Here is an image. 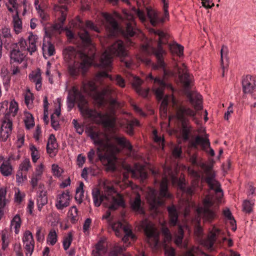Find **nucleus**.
Instances as JSON below:
<instances>
[{
    "mask_svg": "<svg viewBox=\"0 0 256 256\" xmlns=\"http://www.w3.org/2000/svg\"><path fill=\"white\" fill-rule=\"evenodd\" d=\"M154 32L155 34H158L159 36L157 48H162V45L166 44L168 42V40L166 38V34H164L163 32L159 30L154 31Z\"/></svg>",
    "mask_w": 256,
    "mask_h": 256,
    "instance_id": "nucleus-40",
    "label": "nucleus"
},
{
    "mask_svg": "<svg viewBox=\"0 0 256 256\" xmlns=\"http://www.w3.org/2000/svg\"><path fill=\"white\" fill-rule=\"evenodd\" d=\"M82 88L84 92L90 94L92 92H94L96 90V86L94 82L89 81L86 82H84Z\"/></svg>",
    "mask_w": 256,
    "mask_h": 256,
    "instance_id": "nucleus-38",
    "label": "nucleus"
},
{
    "mask_svg": "<svg viewBox=\"0 0 256 256\" xmlns=\"http://www.w3.org/2000/svg\"><path fill=\"white\" fill-rule=\"evenodd\" d=\"M171 48L176 52L179 56L183 55L184 47L180 44H176L171 46Z\"/></svg>",
    "mask_w": 256,
    "mask_h": 256,
    "instance_id": "nucleus-59",
    "label": "nucleus"
},
{
    "mask_svg": "<svg viewBox=\"0 0 256 256\" xmlns=\"http://www.w3.org/2000/svg\"><path fill=\"white\" fill-rule=\"evenodd\" d=\"M27 44L26 40L22 38H20L18 43H14L12 44V46L15 47L16 48H18L20 50L27 51L26 48Z\"/></svg>",
    "mask_w": 256,
    "mask_h": 256,
    "instance_id": "nucleus-47",
    "label": "nucleus"
},
{
    "mask_svg": "<svg viewBox=\"0 0 256 256\" xmlns=\"http://www.w3.org/2000/svg\"><path fill=\"white\" fill-rule=\"evenodd\" d=\"M84 183L82 182H80L79 186L76 190L75 199L78 201L80 204L82 202V198L84 197Z\"/></svg>",
    "mask_w": 256,
    "mask_h": 256,
    "instance_id": "nucleus-42",
    "label": "nucleus"
},
{
    "mask_svg": "<svg viewBox=\"0 0 256 256\" xmlns=\"http://www.w3.org/2000/svg\"><path fill=\"white\" fill-rule=\"evenodd\" d=\"M100 134L98 132L92 130L88 134L90 138L93 140L94 144L98 146L97 148L98 152H106V153H108L110 152L111 155L114 156L120 152V149L116 146L108 143V140L106 136H104L103 138H100ZM98 154L100 160L105 158L107 159L106 154L102 155L98 153Z\"/></svg>",
    "mask_w": 256,
    "mask_h": 256,
    "instance_id": "nucleus-5",
    "label": "nucleus"
},
{
    "mask_svg": "<svg viewBox=\"0 0 256 256\" xmlns=\"http://www.w3.org/2000/svg\"><path fill=\"white\" fill-rule=\"evenodd\" d=\"M111 90L109 88H105L101 92H96L93 96V98L99 106H104L105 104L104 96L111 94Z\"/></svg>",
    "mask_w": 256,
    "mask_h": 256,
    "instance_id": "nucleus-26",
    "label": "nucleus"
},
{
    "mask_svg": "<svg viewBox=\"0 0 256 256\" xmlns=\"http://www.w3.org/2000/svg\"><path fill=\"white\" fill-rule=\"evenodd\" d=\"M42 50L44 52H46L47 51L48 56H53L55 52L54 46L50 42H48V44H44L42 46Z\"/></svg>",
    "mask_w": 256,
    "mask_h": 256,
    "instance_id": "nucleus-48",
    "label": "nucleus"
},
{
    "mask_svg": "<svg viewBox=\"0 0 256 256\" xmlns=\"http://www.w3.org/2000/svg\"><path fill=\"white\" fill-rule=\"evenodd\" d=\"M242 90L244 94L252 93L256 86V80L254 77L248 75L242 80Z\"/></svg>",
    "mask_w": 256,
    "mask_h": 256,
    "instance_id": "nucleus-22",
    "label": "nucleus"
},
{
    "mask_svg": "<svg viewBox=\"0 0 256 256\" xmlns=\"http://www.w3.org/2000/svg\"><path fill=\"white\" fill-rule=\"evenodd\" d=\"M167 210L168 214L170 224L171 226H175L178 222V212L174 205L168 206Z\"/></svg>",
    "mask_w": 256,
    "mask_h": 256,
    "instance_id": "nucleus-30",
    "label": "nucleus"
},
{
    "mask_svg": "<svg viewBox=\"0 0 256 256\" xmlns=\"http://www.w3.org/2000/svg\"><path fill=\"white\" fill-rule=\"evenodd\" d=\"M42 194H38L37 198V205L38 210L40 211L44 206L48 202V198L46 194L42 192Z\"/></svg>",
    "mask_w": 256,
    "mask_h": 256,
    "instance_id": "nucleus-37",
    "label": "nucleus"
},
{
    "mask_svg": "<svg viewBox=\"0 0 256 256\" xmlns=\"http://www.w3.org/2000/svg\"><path fill=\"white\" fill-rule=\"evenodd\" d=\"M102 15L108 22V28L114 31L118 30V24L112 15L107 13H104Z\"/></svg>",
    "mask_w": 256,
    "mask_h": 256,
    "instance_id": "nucleus-33",
    "label": "nucleus"
},
{
    "mask_svg": "<svg viewBox=\"0 0 256 256\" xmlns=\"http://www.w3.org/2000/svg\"><path fill=\"white\" fill-rule=\"evenodd\" d=\"M220 230L214 227L208 234L207 238L202 240V244L207 248L210 249L212 248L217 237L220 234Z\"/></svg>",
    "mask_w": 256,
    "mask_h": 256,
    "instance_id": "nucleus-21",
    "label": "nucleus"
},
{
    "mask_svg": "<svg viewBox=\"0 0 256 256\" xmlns=\"http://www.w3.org/2000/svg\"><path fill=\"white\" fill-rule=\"evenodd\" d=\"M78 209L75 206L71 207L70 210L68 214L70 222L72 223H76L78 220Z\"/></svg>",
    "mask_w": 256,
    "mask_h": 256,
    "instance_id": "nucleus-44",
    "label": "nucleus"
},
{
    "mask_svg": "<svg viewBox=\"0 0 256 256\" xmlns=\"http://www.w3.org/2000/svg\"><path fill=\"white\" fill-rule=\"evenodd\" d=\"M81 96H84L82 93L75 87H72L68 92L67 98V104L68 110H70L74 106L75 102H76L78 105L80 102Z\"/></svg>",
    "mask_w": 256,
    "mask_h": 256,
    "instance_id": "nucleus-19",
    "label": "nucleus"
},
{
    "mask_svg": "<svg viewBox=\"0 0 256 256\" xmlns=\"http://www.w3.org/2000/svg\"><path fill=\"white\" fill-rule=\"evenodd\" d=\"M31 167L30 162L29 158L24 159L20 165L19 170L27 172Z\"/></svg>",
    "mask_w": 256,
    "mask_h": 256,
    "instance_id": "nucleus-53",
    "label": "nucleus"
},
{
    "mask_svg": "<svg viewBox=\"0 0 256 256\" xmlns=\"http://www.w3.org/2000/svg\"><path fill=\"white\" fill-rule=\"evenodd\" d=\"M202 252L198 247L192 246L186 252L184 256H196L195 255L201 254Z\"/></svg>",
    "mask_w": 256,
    "mask_h": 256,
    "instance_id": "nucleus-52",
    "label": "nucleus"
},
{
    "mask_svg": "<svg viewBox=\"0 0 256 256\" xmlns=\"http://www.w3.org/2000/svg\"><path fill=\"white\" fill-rule=\"evenodd\" d=\"M85 25L84 26L83 22L78 17H77L74 24V26L80 30L78 32V35L83 44L87 47H89L90 49L92 48H94V46L92 44L90 37L88 32L86 30V28L97 32H100V30L98 26L95 25L90 20H86Z\"/></svg>",
    "mask_w": 256,
    "mask_h": 256,
    "instance_id": "nucleus-7",
    "label": "nucleus"
},
{
    "mask_svg": "<svg viewBox=\"0 0 256 256\" xmlns=\"http://www.w3.org/2000/svg\"><path fill=\"white\" fill-rule=\"evenodd\" d=\"M124 250V246H116L109 252L108 256H118Z\"/></svg>",
    "mask_w": 256,
    "mask_h": 256,
    "instance_id": "nucleus-54",
    "label": "nucleus"
},
{
    "mask_svg": "<svg viewBox=\"0 0 256 256\" xmlns=\"http://www.w3.org/2000/svg\"><path fill=\"white\" fill-rule=\"evenodd\" d=\"M113 139L120 146L123 148H126L130 152L132 150V146L129 140H126L124 136H113Z\"/></svg>",
    "mask_w": 256,
    "mask_h": 256,
    "instance_id": "nucleus-31",
    "label": "nucleus"
},
{
    "mask_svg": "<svg viewBox=\"0 0 256 256\" xmlns=\"http://www.w3.org/2000/svg\"><path fill=\"white\" fill-rule=\"evenodd\" d=\"M90 51L86 52V48L84 50V52H81L76 50L72 46H68L66 48L63 50L64 58L66 60H72L73 59L80 58V60L88 58L90 53V49L88 47Z\"/></svg>",
    "mask_w": 256,
    "mask_h": 256,
    "instance_id": "nucleus-15",
    "label": "nucleus"
},
{
    "mask_svg": "<svg viewBox=\"0 0 256 256\" xmlns=\"http://www.w3.org/2000/svg\"><path fill=\"white\" fill-rule=\"evenodd\" d=\"M124 169L127 172H131L132 177L136 178H140L144 180L147 178V172L146 171L145 166L142 165L136 166L134 169L128 164L124 166Z\"/></svg>",
    "mask_w": 256,
    "mask_h": 256,
    "instance_id": "nucleus-18",
    "label": "nucleus"
},
{
    "mask_svg": "<svg viewBox=\"0 0 256 256\" xmlns=\"http://www.w3.org/2000/svg\"><path fill=\"white\" fill-rule=\"evenodd\" d=\"M114 56L118 57L121 62L129 56L128 51L122 40L116 41L105 50L101 56L100 66L104 68L110 66Z\"/></svg>",
    "mask_w": 256,
    "mask_h": 256,
    "instance_id": "nucleus-3",
    "label": "nucleus"
},
{
    "mask_svg": "<svg viewBox=\"0 0 256 256\" xmlns=\"http://www.w3.org/2000/svg\"><path fill=\"white\" fill-rule=\"evenodd\" d=\"M26 54L24 52L20 50L18 48L12 47V50L10 52V57L11 60L14 62H22L25 58Z\"/></svg>",
    "mask_w": 256,
    "mask_h": 256,
    "instance_id": "nucleus-27",
    "label": "nucleus"
},
{
    "mask_svg": "<svg viewBox=\"0 0 256 256\" xmlns=\"http://www.w3.org/2000/svg\"><path fill=\"white\" fill-rule=\"evenodd\" d=\"M168 180L166 177L162 178L160 184V190L159 196H156V192L154 190H152L148 196V200L152 209L156 208L164 204L163 198H170L172 195L168 190Z\"/></svg>",
    "mask_w": 256,
    "mask_h": 256,
    "instance_id": "nucleus-8",
    "label": "nucleus"
},
{
    "mask_svg": "<svg viewBox=\"0 0 256 256\" xmlns=\"http://www.w3.org/2000/svg\"><path fill=\"white\" fill-rule=\"evenodd\" d=\"M72 240V235L71 232L68 234V236L66 237L63 240L64 248L67 250L70 246Z\"/></svg>",
    "mask_w": 256,
    "mask_h": 256,
    "instance_id": "nucleus-57",
    "label": "nucleus"
},
{
    "mask_svg": "<svg viewBox=\"0 0 256 256\" xmlns=\"http://www.w3.org/2000/svg\"><path fill=\"white\" fill-rule=\"evenodd\" d=\"M18 11L16 10V14L12 16L14 28L16 34L20 33L22 30V22L18 16Z\"/></svg>",
    "mask_w": 256,
    "mask_h": 256,
    "instance_id": "nucleus-35",
    "label": "nucleus"
},
{
    "mask_svg": "<svg viewBox=\"0 0 256 256\" xmlns=\"http://www.w3.org/2000/svg\"><path fill=\"white\" fill-rule=\"evenodd\" d=\"M28 40L29 46L27 47V51L32 54L33 52H35L36 50V44L38 42V37L36 34H34L32 33H30L28 37Z\"/></svg>",
    "mask_w": 256,
    "mask_h": 256,
    "instance_id": "nucleus-29",
    "label": "nucleus"
},
{
    "mask_svg": "<svg viewBox=\"0 0 256 256\" xmlns=\"http://www.w3.org/2000/svg\"><path fill=\"white\" fill-rule=\"evenodd\" d=\"M142 80L138 78H134L132 85L136 92L140 91V86L142 84Z\"/></svg>",
    "mask_w": 256,
    "mask_h": 256,
    "instance_id": "nucleus-63",
    "label": "nucleus"
},
{
    "mask_svg": "<svg viewBox=\"0 0 256 256\" xmlns=\"http://www.w3.org/2000/svg\"><path fill=\"white\" fill-rule=\"evenodd\" d=\"M57 1L58 4H54L53 6V10L56 18V22L51 26L50 30L46 32L49 36H51L54 31L62 30L68 14V8L66 4L68 3V0H57Z\"/></svg>",
    "mask_w": 256,
    "mask_h": 256,
    "instance_id": "nucleus-6",
    "label": "nucleus"
},
{
    "mask_svg": "<svg viewBox=\"0 0 256 256\" xmlns=\"http://www.w3.org/2000/svg\"><path fill=\"white\" fill-rule=\"evenodd\" d=\"M18 110V105L16 102L15 101H12L10 102L9 107V112L10 115L12 114L13 116H14L17 113Z\"/></svg>",
    "mask_w": 256,
    "mask_h": 256,
    "instance_id": "nucleus-60",
    "label": "nucleus"
},
{
    "mask_svg": "<svg viewBox=\"0 0 256 256\" xmlns=\"http://www.w3.org/2000/svg\"><path fill=\"white\" fill-rule=\"evenodd\" d=\"M188 122H181L182 127V134L184 140H187L188 139L189 133L190 132V127L188 126Z\"/></svg>",
    "mask_w": 256,
    "mask_h": 256,
    "instance_id": "nucleus-43",
    "label": "nucleus"
},
{
    "mask_svg": "<svg viewBox=\"0 0 256 256\" xmlns=\"http://www.w3.org/2000/svg\"><path fill=\"white\" fill-rule=\"evenodd\" d=\"M152 52L154 54L157 59V64L153 65V68L154 70H157L158 68H162L164 69L166 66V64L162 58V54L164 52L162 48L156 49L152 48Z\"/></svg>",
    "mask_w": 256,
    "mask_h": 256,
    "instance_id": "nucleus-25",
    "label": "nucleus"
},
{
    "mask_svg": "<svg viewBox=\"0 0 256 256\" xmlns=\"http://www.w3.org/2000/svg\"><path fill=\"white\" fill-rule=\"evenodd\" d=\"M24 244H26L24 248L26 251V256H31L34 249V242H24Z\"/></svg>",
    "mask_w": 256,
    "mask_h": 256,
    "instance_id": "nucleus-55",
    "label": "nucleus"
},
{
    "mask_svg": "<svg viewBox=\"0 0 256 256\" xmlns=\"http://www.w3.org/2000/svg\"><path fill=\"white\" fill-rule=\"evenodd\" d=\"M197 157L196 154L190 156V162L194 165L200 166L204 170L206 176V182L208 184L210 188L214 190L215 197L218 202H220L223 196V192L220 188V184L215 179V174L212 170V166L201 162H198Z\"/></svg>",
    "mask_w": 256,
    "mask_h": 256,
    "instance_id": "nucleus-2",
    "label": "nucleus"
},
{
    "mask_svg": "<svg viewBox=\"0 0 256 256\" xmlns=\"http://www.w3.org/2000/svg\"><path fill=\"white\" fill-rule=\"evenodd\" d=\"M57 237L56 230L54 229H52L49 232L47 240L51 245L54 246L57 242Z\"/></svg>",
    "mask_w": 256,
    "mask_h": 256,
    "instance_id": "nucleus-49",
    "label": "nucleus"
},
{
    "mask_svg": "<svg viewBox=\"0 0 256 256\" xmlns=\"http://www.w3.org/2000/svg\"><path fill=\"white\" fill-rule=\"evenodd\" d=\"M12 170V166L8 162H4L0 167V172L4 176H10Z\"/></svg>",
    "mask_w": 256,
    "mask_h": 256,
    "instance_id": "nucleus-36",
    "label": "nucleus"
},
{
    "mask_svg": "<svg viewBox=\"0 0 256 256\" xmlns=\"http://www.w3.org/2000/svg\"><path fill=\"white\" fill-rule=\"evenodd\" d=\"M184 238V230L182 226H179L178 230V234L175 236L174 242L178 246H182V243Z\"/></svg>",
    "mask_w": 256,
    "mask_h": 256,
    "instance_id": "nucleus-45",
    "label": "nucleus"
},
{
    "mask_svg": "<svg viewBox=\"0 0 256 256\" xmlns=\"http://www.w3.org/2000/svg\"><path fill=\"white\" fill-rule=\"evenodd\" d=\"M42 168L43 166L41 164L36 168V174L32 176L30 182L33 189L37 186L38 181L40 179L42 173Z\"/></svg>",
    "mask_w": 256,
    "mask_h": 256,
    "instance_id": "nucleus-34",
    "label": "nucleus"
},
{
    "mask_svg": "<svg viewBox=\"0 0 256 256\" xmlns=\"http://www.w3.org/2000/svg\"><path fill=\"white\" fill-rule=\"evenodd\" d=\"M23 242H34V240L33 238V236L32 233L30 231L26 230L24 234Z\"/></svg>",
    "mask_w": 256,
    "mask_h": 256,
    "instance_id": "nucleus-62",
    "label": "nucleus"
},
{
    "mask_svg": "<svg viewBox=\"0 0 256 256\" xmlns=\"http://www.w3.org/2000/svg\"><path fill=\"white\" fill-rule=\"evenodd\" d=\"M58 144L56 142L55 136L53 134L50 136L48 142L46 145V150L48 153L52 156H55Z\"/></svg>",
    "mask_w": 256,
    "mask_h": 256,
    "instance_id": "nucleus-28",
    "label": "nucleus"
},
{
    "mask_svg": "<svg viewBox=\"0 0 256 256\" xmlns=\"http://www.w3.org/2000/svg\"><path fill=\"white\" fill-rule=\"evenodd\" d=\"M40 68H38L36 70L32 71L29 75V78L31 82H34L37 80H42Z\"/></svg>",
    "mask_w": 256,
    "mask_h": 256,
    "instance_id": "nucleus-46",
    "label": "nucleus"
},
{
    "mask_svg": "<svg viewBox=\"0 0 256 256\" xmlns=\"http://www.w3.org/2000/svg\"><path fill=\"white\" fill-rule=\"evenodd\" d=\"M146 11L151 24L154 26H156L159 24L164 23L166 20H167V18L164 17V15L163 18H160L158 12L150 6L146 7Z\"/></svg>",
    "mask_w": 256,
    "mask_h": 256,
    "instance_id": "nucleus-20",
    "label": "nucleus"
},
{
    "mask_svg": "<svg viewBox=\"0 0 256 256\" xmlns=\"http://www.w3.org/2000/svg\"><path fill=\"white\" fill-rule=\"evenodd\" d=\"M146 236L145 241L152 248H156L159 242L160 234L154 225L151 222H144L142 224Z\"/></svg>",
    "mask_w": 256,
    "mask_h": 256,
    "instance_id": "nucleus-10",
    "label": "nucleus"
},
{
    "mask_svg": "<svg viewBox=\"0 0 256 256\" xmlns=\"http://www.w3.org/2000/svg\"><path fill=\"white\" fill-rule=\"evenodd\" d=\"M106 252V249L101 242L96 246V249L92 251V254L96 256H104Z\"/></svg>",
    "mask_w": 256,
    "mask_h": 256,
    "instance_id": "nucleus-41",
    "label": "nucleus"
},
{
    "mask_svg": "<svg viewBox=\"0 0 256 256\" xmlns=\"http://www.w3.org/2000/svg\"><path fill=\"white\" fill-rule=\"evenodd\" d=\"M176 117L180 122H188L187 116H194L196 113L189 108L180 104L176 107Z\"/></svg>",
    "mask_w": 256,
    "mask_h": 256,
    "instance_id": "nucleus-17",
    "label": "nucleus"
},
{
    "mask_svg": "<svg viewBox=\"0 0 256 256\" xmlns=\"http://www.w3.org/2000/svg\"><path fill=\"white\" fill-rule=\"evenodd\" d=\"M141 200L140 195L137 194L134 200L131 204V207L132 209L135 211H138L140 208Z\"/></svg>",
    "mask_w": 256,
    "mask_h": 256,
    "instance_id": "nucleus-51",
    "label": "nucleus"
},
{
    "mask_svg": "<svg viewBox=\"0 0 256 256\" xmlns=\"http://www.w3.org/2000/svg\"><path fill=\"white\" fill-rule=\"evenodd\" d=\"M200 146L202 150L208 152V148H210V142L208 138V134H204L203 136H196L194 140H190L189 142V147L197 148Z\"/></svg>",
    "mask_w": 256,
    "mask_h": 256,
    "instance_id": "nucleus-16",
    "label": "nucleus"
},
{
    "mask_svg": "<svg viewBox=\"0 0 256 256\" xmlns=\"http://www.w3.org/2000/svg\"><path fill=\"white\" fill-rule=\"evenodd\" d=\"M115 80L116 84L121 88L125 87V80L120 75L118 74L116 76Z\"/></svg>",
    "mask_w": 256,
    "mask_h": 256,
    "instance_id": "nucleus-64",
    "label": "nucleus"
},
{
    "mask_svg": "<svg viewBox=\"0 0 256 256\" xmlns=\"http://www.w3.org/2000/svg\"><path fill=\"white\" fill-rule=\"evenodd\" d=\"M177 70L179 78L185 88V94L188 98L190 104L196 110H202V96L196 92L188 90L190 86V79L186 66L184 64H182L181 67L177 66Z\"/></svg>",
    "mask_w": 256,
    "mask_h": 256,
    "instance_id": "nucleus-4",
    "label": "nucleus"
},
{
    "mask_svg": "<svg viewBox=\"0 0 256 256\" xmlns=\"http://www.w3.org/2000/svg\"><path fill=\"white\" fill-rule=\"evenodd\" d=\"M107 192L106 201L109 202V204L105 202L104 204L108 208L109 210H115L119 208L126 207L123 196L119 194H116L112 186L108 188Z\"/></svg>",
    "mask_w": 256,
    "mask_h": 256,
    "instance_id": "nucleus-11",
    "label": "nucleus"
},
{
    "mask_svg": "<svg viewBox=\"0 0 256 256\" xmlns=\"http://www.w3.org/2000/svg\"><path fill=\"white\" fill-rule=\"evenodd\" d=\"M252 204L249 200H245L242 204V210L246 213H250L252 210Z\"/></svg>",
    "mask_w": 256,
    "mask_h": 256,
    "instance_id": "nucleus-61",
    "label": "nucleus"
},
{
    "mask_svg": "<svg viewBox=\"0 0 256 256\" xmlns=\"http://www.w3.org/2000/svg\"><path fill=\"white\" fill-rule=\"evenodd\" d=\"M122 224L120 222H118L112 224V228L114 231L116 235L118 236H122Z\"/></svg>",
    "mask_w": 256,
    "mask_h": 256,
    "instance_id": "nucleus-50",
    "label": "nucleus"
},
{
    "mask_svg": "<svg viewBox=\"0 0 256 256\" xmlns=\"http://www.w3.org/2000/svg\"><path fill=\"white\" fill-rule=\"evenodd\" d=\"M92 196L94 204L96 207L100 206L102 202L106 200L107 196L100 195V191L98 189L92 191Z\"/></svg>",
    "mask_w": 256,
    "mask_h": 256,
    "instance_id": "nucleus-32",
    "label": "nucleus"
},
{
    "mask_svg": "<svg viewBox=\"0 0 256 256\" xmlns=\"http://www.w3.org/2000/svg\"><path fill=\"white\" fill-rule=\"evenodd\" d=\"M123 16L122 17L124 24L126 25V30L124 31V35L126 37H132L136 33L137 28L134 16L123 10Z\"/></svg>",
    "mask_w": 256,
    "mask_h": 256,
    "instance_id": "nucleus-13",
    "label": "nucleus"
},
{
    "mask_svg": "<svg viewBox=\"0 0 256 256\" xmlns=\"http://www.w3.org/2000/svg\"><path fill=\"white\" fill-rule=\"evenodd\" d=\"M24 124L27 129L29 130L34 126V118L32 114H28L24 120Z\"/></svg>",
    "mask_w": 256,
    "mask_h": 256,
    "instance_id": "nucleus-56",
    "label": "nucleus"
},
{
    "mask_svg": "<svg viewBox=\"0 0 256 256\" xmlns=\"http://www.w3.org/2000/svg\"><path fill=\"white\" fill-rule=\"evenodd\" d=\"M214 201L212 198L206 196L204 200V206L198 208L197 212L206 221L211 222L216 217L215 212L210 208L214 205Z\"/></svg>",
    "mask_w": 256,
    "mask_h": 256,
    "instance_id": "nucleus-12",
    "label": "nucleus"
},
{
    "mask_svg": "<svg viewBox=\"0 0 256 256\" xmlns=\"http://www.w3.org/2000/svg\"><path fill=\"white\" fill-rule=\"evenodd\" d=\"M78 108L82 116L86 118H90L97 124H102L104 128H114L116 124L114 118H110L108 113L102 114L96 110L88 108V102L84 96H81Z\"/></svg>",
    "mask_w": 256,
    "mask_h": 256,
    "instance_id": "nucleus-1",
    "label": "nucleus"
},
{
    "mask_svg": "<svg viewBox=\"0 0 256 256\" xmlns=\"http://www.w3.org/2000/svg\"><path fill=\"white\" fill-rule=\"evenodd\" d=\"M21 222V219L19 214H16L11 222V229L14 227L16 234H18L19 232Z\"/></svg>",
    "mask_w": 256,
    "mask_h": 256,
    "instance_id": "nucleus-39",
    "label": "nucleus"
},
{
    "mask_svg": "<svg viewBox=\"0 0 256 256\" xmlns=\"http://www.w3.org/2000/svg\"><path fill=\"white\" fill-rule=\"evenodd\" d=\"M12 130V120L10 114H6L2 120L0 130V139L6 142L10 136Z\"/></svg>",
    "mask_w": 256,
    "mask_h": 256,
    "instance_id": "nucleus-14",
    "label": "nucleus"
},
{
    "mask_svg": "<svg viewBox=\"0 0 256 256\" xmlns=\"http://www.w3.org/2000/svg\"><path fill=\"white\" fill-rule=\"evenodd\" d=\"M134 10L136 12L137 16L138 18L141 22H146V16L143 10L140 8L136 9V8H134Z\"/></svg>",
    "mask_w": 256,
    "mask_h": 256,
    "instance_id": "nucleus-58",
    "label": "nucleus"
},
{
    "mask_svg": "<svg viewBox=\"0 0 256 256\" xmlns=\"http://www.w3.org/2000/svg\"><path fill=\"white\" fill-rule=\"evenodd\" d=\"M70 195L68 190L64 192L59 194L58 197L56 207L58 210H62L64 208L67 207L70 204Z\"/></svg>",
    "mask_w": 256,
    "mask_h": 256,
    "instance_id": "nucleus-24",
    "label": "nucleus"
},
{
    "mask_svg": "<svg viewBox=\"0 0 256 256\" xmlns=\"http://www.w3.org/2000/svg\"><path fill=\"white\" fill-rule=\"evenodd\" d=\"M95 48H90V53L89 57L82 59V62L74 61L72 64L68 66V72L71 76H77L81 72L82 76H84L88 67L92 64L95 57Z\"/></svg>",
    "mask_w": 256,
    "mask_h": 256,
    "instance_id": "nucleus-9",
    "label": "nucleus"
},
{
    "mask_svg": "<svg viewBox=\"0 0 256 256\" xmlns=\"http://www.w3.org/2000/svg\"><path fill=\"white\" fill-rule=\"evenodd\" d=\"M154 82L158 83L160 86L159 88H158L154 90V93L158 100H162L163 98L164 90L166 88L170 89L173 90V88L171 84H166L164 80H161L159 78H154Z\"/></svg>",
    "mask_w": 256,
    "mask_h": 256,
    "instance_id": "nucleus-23",
    "label": "nucleus"
}]
</instances>
